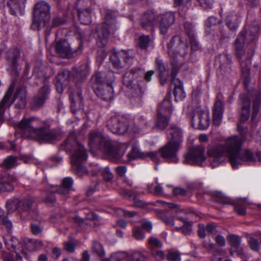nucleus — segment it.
<instances>
[{"instance_id":"5701e85b","label":"nucleus","mask_w":261,"mask_h":261,"mask_svg":"<svg viewBox=\"0 0 261 261\" xmlns=\"http://www.w3.org/2000/svg\"><path fill=\"white\" fill-rule=\"evenodd\" d=\"M239 99L241 107L240 120L241 121H245L250 115L251 101L248 95L245 94H240Z\"/></svg>"},{"instance_id":"a211bd4d","label":"nucleus","mask_w":261,"mask_h":261,"mask_svg":"<svg viewBox=\"0 0 261 261\" xmlns=\"http://www.w3.org/2000/svg\"><path fill=\"white\" fill-rule=\"evenodd\" d=\"M38 120L34 117L23 118L17 124L18 130L27 137H33V133L37 128Z\"/></svg>"},{"instance_id":"412c9836","label":"nucleus","mask_w":261,"mask_h":261,"mask_svg":"<svg viewBox=\"0 0 261 261\" xmlns=\"http://www.w3.org/2000/svg\"><path fill=\"white\" fill-rule=\"evenodd\" d=\"M156 20L160 32L163 35H165L167 33L169 28L174 23L175 16L174 13L168 12L158 17Z\"/></svg>"},{"instance_id":"b1692460","label":"nucleus","mask_w":261,"mask_h":261,"mask_svg":"<svg viewBox=\"0 0 261 261\" xmlns=\"http://www.w3.org/2000/svg\"><path fill=\"white\" fill-rule=\"evenodd\" d=\"M20 55L21 51L17 48H10L6 53V59L8 65L15 72H16Z\"/></svg>"},{"instance_id":"6e6d98bb","label":"nucleus","mask_w":261,"mask_h":261,"mask_svg":"<svg viewBox=\"0 0 261 261\" xmlns=\"http://www.w3.org/2000/svg\"><path fill=\"white\" fill-rule=\"evenodd\" d=\"M248 243L250 249L254 251H258L259 249L258 241L250 235Z\"/></svg>"},{"instance_id":"3c124183","label":"nucleus","mask_w":261,"mask_h":261,"mask_svg":"<svg viewBox=\"0 0 261 261\" xmlns=\"http://www.w3.org/2000/svg\"><path fill=\"white\" fill-rule=\"evenodd\" d=\"M75 6L77 12L87 10L88 9H90V1L89 0H77Z\"/></svg>"},{"instance_id":"4d7b16f0","label":"nucleus","mask_w":261,"mask_h":261,"mask_svg":"<svg viewBox=\"0 0 261 261\" xmlns=\"http://www.w3.org/2000/svg\"><path fill=\"white\" fill-rule=\"evenodd\" d=\"M134 237L138 240H142L145 238L143 230L139 227H135L133 230Z\"/></svg>"},{"instance_id":"0eeeda50","label":"nucleus","mask_w":261,"mask_h":261,"mask_svg":"<svg viewBox=\"0 0 261 261\" xmlns=\"http://www.w3.org/2000/svg\"><path fill=\"white\" fill-rule=\"evenodd\" d=\"M168 53L170 57L171 64L176 63L178 67L177 58L178 56L185 57L188 53V46L185 39L180 35H175L172 37L167 44Z\"/></svg>"},{"instance_id":"a878e982","label":"nucleus","mask_w":261,"mask_h":261,"mask_svg":"<svg viewBox=\"0 0 261 261\" xmlns=\"http://www.w3.org/2000/svg\"><path fill=\"white\" fill-rule=\"evenodd\" d=\"M127 156L131 159H135L136 158L144 159L148 157L154 162L158 163L160 162L158 152L151 151L144 153L141 152L138 148L135 147L132 148V151L128 153Z\"/></svg>"},{"instance_id":"a18cd8bd","label":"nucleus","mask_w":261,"mask_h":261,"mask_svg":"<svg viewBox=\"0 0 261 261\" xmlns=\"http://www.w3.org/2000/svg\"><path fill=\"white\" fill-rule=\"evenodd\" d=\"M92 251L100 257H103L105 254L102 245L97 241L93 242Z\"/></svg>"},{"instance_id":"cd10ccee","label":"nucleus","mask_w":261,"mask_h":261,"mask_svg":"<svg viewBox=\"0 0 261 261\" xmlns=\"http://www.w3.org/2000/svg\"><path fill=\"white\" fill-rule=\"evenodd\" d=\"M217 61L219 63V69L222 74L229 73L231 71L232 61L231 57L227 53L219 55L217 58Z\"/></svg>"},{"instance_id":"0e129e2a","label":"nucleus","mask_w":261,"mask_h":261,"mask_svg":"<svg viewBox=\"0 0 261 261\" xmlns=\"http://www.w3.org/2000/svg\"><path fill=\"white\" fill-rule=\"evenodd\" d=\"M184 27L188 37H192V36L195 35L194 27L192 23L186 22L184 24Z\"/></svg>"},{"instance_id":"20e7f679","label":"nucleus","mask_w":261,"mask_h":261,"mask_svg":"<svg viewBox=\"0 0 261 261\" xmlns=\"http://www.w3.org/2000/svg\"><path fill=\"white\" fill-rule=\"evenodd\" d=\"M89 145L91 148L98 147L112 160L120 159L125 151L124 145L117 144L99 132L90 134Z\"/></svg>"},{"instance_id":"8fccbe9b","label":"nucleus","mask_w":261,"mask_h":261,"mask_svg":"<svg viewBox=\"0 0 261 261\" xmlns=\"http://www.w3.org/2000/svg\"><path fill=\"white\" fill-rule=\"evenodd\" d=\"M105 72H100L92 76V81L94 83L93 85L100 86L101 84H106L105 79Z\"/></svg>"},{"instance_id":"37998d69","label":"nucleus","mask_w":261,"mask_h":261,"mask_svg":"<svg viewBox=\"0 0 261 261\" xmlns=\"http://www.w3.org/2000/svg\"><path fill=\"white\" fill-rule=\"evenodd\" d=\"M19 205V199L18 198H15L8 201L6 203L7 212L9 213H12L16 210L18 211Z\"/></svg>"},{"instance_id":"680f3d73","label":"nucleus","mask_w":261,"mask_h":261,"mask_svg":"<svg viewBox=\"0 0 261 261\" xmlns=\"http://www.w3.org/2000/svg\"><path fill=\"white\" fill-rule=\"evenodd\" d=\"M105 84H109L112 86V83L115 80V76L114 73L111 71L107 72H105Z\"/></svg>"},{"instance_id":"393cba45","label":"nucleus","mask_w":261,"mask_h":261,"mask_svg":"<svg viewBox=\"0 0 261 261\" xmlns=\"http://www.w3.org/2000/svg\"><path fill=\"white\" fill-rule=\"evenodd\" d=\"M73 184V180L71 177H65L63 179L61 186H54L56 189L53 190L52 192L58 193L63 198H67L72 190Z\"/></svg>"},{"instance_id":"1a4fd4ad","label":"nucleus","mask_w":261,"mask_h":261,"mask_svg":"<svg viewBox=\"0 0 261 261\" xmlns=\"http://www.w3.org/2000/svg\"><path fill=\"white\" fill-rule=\"evenodd\" d=\"M116 16L112 12H108L105 15V21L97 28L96 32L99 39L98 44L104 46L107 42L109 35L116 30Z\"/></svg>"},{"instance_id":"c03bdc74","label":"nucleus","mask_w":261,"mask_h":261,"mask_svg":"<svg viewBox=\"0 0 261 261\" xmlns=\"http://www.w3.org/2000/svg\"><path fill=\"white\" fill-rule=\"evenodd\" d=\"M147 243L150 248H161L163 247V242L154 236L150 237Z\"/></svg>"},{"instance_id":"603ef678","label":"nucleus","mask_w":261,"mask_h":261,"mask_svg":"<svg viewBox=\"0 0 261 261\" xmlns=\"http://www.w3.org/2000/svg\"><path fill=\"white\" fill-rule=\"evenodd\" d=\"M150 39L149 35H142L139 37L138 45L142 49H146L148 46Z\"/></svg>"},{"instance_id":"774afa93","label":"nucleus","mask_w":261,"mask_h":261,"mask_svg":"<svg viewBox=\"0 0 261 261\" xmlns=\"http://www.w3.org/2000/svg\"><path fill=\"white\" fill-rule=\"evenodd\" d=\"M66 20L62 18L57 16L55 17L52 21V27H57L60 25L63 24L65 23Z\"/></svg>"},{"instance_id":"864d4df0","label":"nucleus","mask_w":261,"mask_h":261,"mask_svg":"<svg viewBox=\"0 0 261 261\" xmlns=\"http://www.w3.org/2000/svg\"><path fill=\"white\" fill-rule=\"evenodd\" d=\"M120 56H121L126 63L130 64L133 60V53L130 50H122L120 52Z\"/></svg>"},{"instance_id":"2f4dec72","label":"nucleus","mask_w":261,"mask_h":261,"mask_svg":"<svg viewBox=\"0 0 261 261\" xmlns=\"http://www.w3.org/2000/svg\"><path fill=\"white\" fill-rule=\"evenodd\" d=\"M70 75V72L68 70H64L57 75L55 85L59 93L62 92L64 88L68 84Z\"/></svg>"},{"instance_id":"4be33fe9","label":"nucleus","mask_w":261,"mask_h":261,"mask_svg":"<svg viewBox=\"0 0 261 261\" xmlns=\"http://www.w3.org/2000/svg\"><path fill=\"white\" fill-rule=\"evenodd\" d=\"M93 89L97 96L103 100L109 101L113 98V88L110 85H93Z\"/></svg>"},{"instance_id":"58836bf2","label":"nucleus","mask_w":261,"mask_h":261,"mask_svg":"<svg viewBox=\"0 0 261 261\" xmlns=\"http://www.w3.org/2000/svg\"><path fill=\"white\" fill-rule=\"evenodd\" d=\"M230 246L233 248L238 254L243 252V249L241 247L242 238L236 234H230L228 238Z\"/></svg>"},{"instance_id":"69168bd1","label":"nucleus","mask_w":261,"mask_h":261,"mask_svg":"<svg viewBox=\"0 0 261 261\" xmlns=\"http://www.w3.org/2000/svg\"><path fill=\"white\" fill-rule=\"evenodd\" d=\"M126 257L125 253L122 252H118L114 253L111 255V259L114 261H120Z\"/></svg>"},{"instance_id":"9d476101","label":"nucleus","mask_w":261,"mask_h":261,"mask_svg":"<svg viewBox=\"0 0 261 261\" xmlns=\"http://www.w3.org/2000/svg\"><path fill=\"white\" fill-rule=\"evenodd\" d=\"M172 113L171 100L165 98L160 104L154 121L155 127L160 130L165 129L169 124L170 117Z\"/></svg>"},{"instance_id":"2eb2a0df","label":"nucleus","mask_w":261,"mask_h":261,"mask_svg":"<svg viewBox=\"0 0 261 261\" xmlns=\"http://www.w3.org/2000/svg\"><path fill=\"white\" fill-rule=\"evenodd\" d=\"M204 149L202 147H194L189 149L185 156L184 163L202 166L206 158L204 155Z\"/></svg>"},{"instance_id":"49530a36","label":"nucleus","mask_w":261,"mask_h":261,"mask_svg":"<svg viewBox=\"0 0 261 261\" xmlns=\"http://www.w3.org/2000/svg\"><path fill=\"white\" fill-rule=\"evenodd\" d=\"M17 165V158L14 156H9L3 162L2 166L6 168H12Z\"/></svg>"},{"instance_id":"4c0bfd02","label":"nucleus","mask_w":261,"mask_h":261,"mask_svg":"<svg viewBox=\"0 0 261 261\" xmlns=\"http://www.w3.org/2000/svg\"><path fill=\"white\" fill-rule=\"evenodd\" d=\"M3 238L8 249L16 251L17 249L21 247V244L18 239L9 235L4 237Z\"/></svg>"},{"instance_id":"79ce46f5","label":"nucleus","mask_w":261,"mask_h":261,"mask_svg":"<svg viewBox=\"0 0 261 261\" xmlns=\"http://www.w3.org/2000/svg\"><path fill=\"white\" fill-rule=\"evenodd\" d=\"M7 213H6L4 210L0 207V221L6 226L8 231H9L11 230L12 225L11 222L7 218Z\"/></svg>"},{"instance_id":"f704fd0d","label":"nucleus","mask_w":261,"mask_h":261,"mask_svg":"<svg viewBox=\"0 0 261 261\" xmlns=\"http://www.w3.org/2000/svg\"><path fill=\"white\" fill-rule=\"evenodd\" d=\"M224 107L222 102L220 100H217L214 105L213 111V124L218 126L221 122Z\"/></svg>"},{"instance_id":"5fc2aeb1","label":"nucleus","mask_w":261,"mask_h":261,"mask_svg":"<svg viewBox=\"0 0 261 261\" xmlns=\"http://www.w3.org/2000/svg\"><path fill=\"white\" fill-rule=\"evenodd\" d=\"M192 225L191 222L189 221L184 224L181 227H175V229L177 231H181V232L185 235L189 234L192 231Z\"/></svg>"},{"instance_id":"ddd939ff","label":"nucleus","mask_w":261,"mask_h":261,"mask_svg":"<svg viewBox=\"0 0 261 261\" xmlns=\"http://www.w3.org/2000/svg\"><path fill=\"white\" fill-rule=\"evenodd\" d=\"M179 67L176 63L172 62V71L171 73V82L174 85L173 94L176 101L183 100L186 97V93L184 89L183 83L179 79L176 78L178 72Z\"/></svg>"},{"instance_id":"aec40b11","label":"nucleus","mask_w":261,"mask_h":261,"mask_svg":"<svg viewBox=\"0 0 261 261\" xmlns=\"http://www.w3.org/2000/svg\"><path fill=\"white\" fill-rule=\"evenodd\" d=\"M191 122L193 126L200 129L206 128L210 124L209 114L204 111H196L194 112Z\"/></svg>"},{"instance_id":"ea45409f","label":"nucleus","mask_w":261,"mask_h":261,"mask_svg":"<svg viewBox=\"0 0 261 261\" xmlns=\"http://www.w3.org/2000/svg\"><path fill=\"white\" fill-rule=\"evenodd\" d=\"M69 98L71 101V109L73 113H75L77 111V109L75 108L76 101L78 102L79 105L78 109L83 108V98L82 96L81 91H78L75 95L71 94L69 96Z\"/></svg>"},{"instance_id":"6e6552de","label":"nucleus","mask_w":261,"mask_h":261,"mask_svg":"<svg viewBox=\"0 0 261 261\" xmlns=\"http://www.w3.org/2000/svg\"><path fill=\"white\" fill-rule=\"evenodd\" d=\"M82 47V40L76 38L69 42L66 39H61L56 42L55 47L57 53L63 58H71L74 54L80 51Z\"/></svg>"},{"instance_id":"13d9d810","label":"nucleus","mask_w":261,"mask_h":261,"mask_svg":"<svg viewBox=\"0 0 261 261\" xmlns=\"http://www.w3.org/2000/svg\"><path fill=\"white\" fill-rule=\"evenodd\" d=\"M200 5L204 9H212L214 3V0H197Z\"/></svg>"},{"instance_id":"e433bc0d","label":"nucleus","mask_w":261,"mask_h":261,"mask_svg":"<svg viewBox=\"0 0 261 261\" xmlns=\"http://www.w3.org/2000/svg\"><path fill=\"white\" fill-rule=\"evenodd\" d=\"M22 0H9L7 5L10 9V13L13 15H22L24 7L21 3Z\"/></svg>"},{"instance_id":"e2e57ef3","label":"nucleus","mask_w":261,"mask_h":261,"mask_svg":"<svg viewBox=\"0 0 261 261\" xmlns=\"http://www.w3.org/2000/svg\"><path fill=\"white\" fill-rule=\"evenodd\" d=\"M220 20L216 17L211 16L207 18L205 21L206 27L211 28L219 23Z\"/></svg>"},{"instance_id":"338daca9","label":"nucleus","mask_w":261,"mask_h":261,"mask_svg":"<svg viewBox=\"0 0 261 261\" xmlns=\"http://www.w3.org/2000/svg\"><path fill=\"white\" fill-rule=\"evenodd\" d=\"M190 41L191 47L192 50H196L199 48V43L196 40L195 35L189 37Z\"/></svg>"},{"instance_id":"bb28decb","label":"nucleus","mask_w":261,"mask_h":261,"mask_svg":"<svg viewBox=\"0 0 261 261\" xmlns=\"http://www.w3.org/2000/svg\"><path fill=\"white\" fill-rule=\"evenodd\" d=\"M140 69L134 68L126 72L123 76L122 83L127 87L131 89L135 88L134 82L140 76Z\"/></svg>"},{"instance_id":"72a5a7b5","label":"nucleus","mask_w":261,"mask_h":261,"mask_svg":"<svg viewBox=\"0 0 261 261\" xmlns=\"http://www.w3.org/2000/svg\"><path fill=\"white\" fill-rule=\"evenodd\" d=\"M168 134L170 136L168 142L181 146L182 140V132L180 128L177 126H171L168 130Z\"/></svg>"},{"instance_id":"9b49d317","label":"nucleus","mask_w":261,"mask_h":261,"mask_svg":"<svg viewBox=\"0 0 261 261\" xmlns=\"http://www.w3.org/2000/svg\"><path fill=\"white\" fill-rule=\"evenodd\" d=\"M18 213L23 219L36 218L38 215V211L35 198L28 195L19 199Z\"/></svg>"},{"instance_id":"7c9ffc66","label":"nucleus","mask_w":261,"mask_h":261,"mask_svg":"<svg viewBox=\"0 0 261 261\" xmlns=\"http://www.w3.org/2000/svg\"><path fill=\"white\" fill-rule=\"evenodd\" d=\"M141 23L144 29L152 31L154 25L157 24L155 14L153 12L145 13L141 19Z\"/></svg>"},{"instance_id":"39448f33","label":"nucleus","mask_w":261,"mask_h":261,"mask_svg":"<svg viewBox=\"0 0 261 261\" xmlns=\"http://www.w3.org/2000/svg\"><path fill=\"white\" fill-rule=\"evenodd\" d=\"M14 87V85L11 84L0 101V121L3 119L6 110L9 108L14 101L16 102L15 107L17 109H22L26 105L27 90L23 86L17 88L13 98L11 100Z\"/></svg>"},{"instance_id":"f8f14e48","label":"nucleus","mask_w":261,"mask_h":261,"mask_svg":"<svg viewBox=\"0 0 261 261\" xmlns=\"http://www.w3.org/2000/svg\"><path fill=\"white\" fill-rule=\"evenodd\" d=\"M128 121L123 117H112L107 122V127L114 134H124L128 130Z\"/></svg>"},{"instance_id":"c85d7f7f","label":"nucleus","mask_w":261,"mask_h":261,"mask_svg":"<svg viewBox=\"0 0 261 261\" xmlns=\"http://www.w3.org/2000/svg\"><path fill=\"white\" fill-rule=\"evenodd\" d=\"M16 178L6 172L0 174V191H12L14 188L12 183L15 181Z\"/></svg>"},{"instance_id":"f257e3e1","label":"nucleus","mask_w":261,"mask_h":261,"mask_svg":"<svg viewBox=\"0 0 261 261\" xmlns=\"http://www.w3.org/2000/svg\"><path fill=\"white\" fill-rule=\"evenodd\" d=\"M244 139L241 136H233L228 138L224 145L218 144L207 150L212 168L223 163L227 155L233 169L238 165L253 164L261 162V153H253L249 149H242Z\"/></svg>"},{"instance_id":"4468645a","label":"nucleus","mask_w":261,"mask_h":261,"mask_svg":"<svg viewBox=\"0 0 261 261\" xmlns=\"http://www.w3.org/2000/svg\"><path fill=\"white\" fill-rule=\"evenodd\" d=\"M58 138L57 134L53 130H51L48 125L36 128L35 133H33L32 139L41 143H51Z\"/></svg>"},{"instance_id":"09e8293b","label":"nucleus","mask_w":261,"mask_h":261,"mask_svg":"<svg viewBox=\"0 0 261 261\" xmlns=\"http://www.w3.org/2000/svg\"><path fill=\"white\" fill-rule=\"evenodd\" d=\"M120 54L116 52L115 50L113 54L110 57V60L113 65L114 67L116 68H119L121 67V63L119 59Z\"/></svg>"},{"instance_id":"f03ea898","label":"nucleus","mask_w":261,"mask_h":261,"mask_svg":"<svg viewBox=\"0 0 261 261\" xmlns=\"http://www.w3.org/2000/svg\"><path fill=\"white\" fill-rule=\"evenodd\" d=\"M259 28L257 25H247L240 33L233 43V49L236 55L240 61L245 54L244 44H249L254 42L258 37ZM242 77L245 87L248 88L250 82V67L251 59L247 58L245 61H240Z\"/></svg>"},{"instance_id":"dca6fc26","label":"nucleus","mask_w":261,"mask_h":261,"mask_svg":"<svg viewBox=\"0 0 261 261\" xmlns=\"http://www.w3.org/2000/svg\"><path fill=\"white\" fill-rule=\"evenodd\" d=\"M180 146L168 142L164 146L161 147L158 152V155L161 156L168 162L177 163L178 162V158L177 156V153ZM159 158L160 155H159Z\"/></svg>"},{"instance_id":"473e14b6","label":"nucleus","mask_w":261,"mask_h":261,"mask_svg":"<svg viewBox=\"0 0 261 261\" xmlns=\"http://www.w3.org/2000/svg\"><path fill=\"white\" fill-rule=\"evenodd\" d=\"M225 22L230 30L235 31L241 22L240 17L234 11H230L227 13Z\"/></svg>"},{"instance_id":"a19ab883","label":"nucleus","mask_w":261,"mask_h":261,"mask_svg":"<svg viewBox=\"0 0 261 261\" xmlns=\"http://www.w3.org/2000/svg\"><path fill=\"white\" fill-rule=\"evenodd\" d=\"M91 13V9H88L87 10L78 12V16L81 23L85 24H88L90 23Z\"/></svg>"},{"instance_id":"c756f323","label":"nucleus","mask_w":261,"mask_h":261,"mask_svg":"<svg viewBox=\"0 0 261 261\" xmlns=\"http://www.w3.org/2000/svg\"><path fill=\"white\" fill-rule=\"evenodd\" d=\"M250 95L252 100L253 110L251 119L253 120L256 118L261 106V91L260 90H254Z\"/></svg>"},{"instance_id":"423d86ee","label":"nucleus","mask_w":261,"mask_h":261,"mask_svg":"<svg viewBox=\"0 0 261 261\" xmlns=\"http://www.w3.org/2000/svg\"><path fill=\"white\" fill-rule=\"evenodd\" d=\"M50 9L49 5L45 1L39 2L35 5L33 21L31 25L33 29L39 31L45 29L46 33L49 34Z\"/></svg>"},{"instance_id":"de8ad7c7","label":"nucleus","mask_w":261,"mask_h":261,"mask_svg":"<svg viewBox=\"0 0 261 261\" xmlns=\"http://www.w3.org/2000/svg\"><path fill=\"white\" fill-rule=\"evenodd\" d=\"M169 261H179L180 260V253L176 250L170 249L166 255Z\"/></svg>"},{"instance_id":"7ed1b4c3","label":"nucleus","mask_w":261,"mask_h":261,"mask_svg":"<svg viewBox=\"0 0 261 261\" xmlns=\"http://www.w3.org/2000/svg\"><path fill=\"white\" fill-rule=\"evenodd\" d=\"M61 149L71 152V164L72 168L78 176L82 177L87 173L86 168L82 162L87 159V153L84 146L74 139L72 135L69 136L61 144Z\"/></svg>"},{"instance_id":"6ab92c4d","label":"nucleus","mask_w":261,"mask_h":261,"mask_svg":"<svg viewBox=\"0 0 261 261\" xmlns=\"http://www.w3.org/2000/svg\"><path fill=\"white\" fill-rule=\"evenodd\" d=\"M50 89L48 82L46 81L43 86L39 90L38 94L34 97L32 101V106L33 109H39L45 103L48 98Z\"/></svg>"},{"instance_id":"f3484780","label":"nucleus","mask_w":261,"mask_h":261,"mask_svg":"<svg viewBox=\"0 0 261 261\" xmlns=\"http://www.w3.org/2000/svg\"><path fill=\"white\" fill-rule=\"evenodd\" d=\"M214 200L223 204H230L234 205V211L239 215H245L246 213V209L245 203L240 202L236 203L230 198L225 196L221 192H216L213 194Z\"/></svg>"},{"instance_id":"bf43d9fd","label":"nucleus","mask_w":261,"mask_h":261,"mask_svg":"<svg viewBox=\"0 0 261 261\" xmlns=\"http://www.w3.org/2000/svg\"><path fill=\"white\" fill-rule=\"evenodd\" d=\"M76 244L73 240H69L64 244L65 249L69 252L72 253L75 251Z\"/></svg>"},{"instance_id":"052dcab7","label":"nucleus","mask_w":261,"mask_h":261,"mask_svg":"<svg viewBox=\"0 0 261 261\" xmlns=\"http://www.w3.org/2000/svg\"><path fill=\"white\" fill-rule=\"evenodd\" d=\"M205 226L206 230L207 233H209L213 235H215L218 232V231L217 230V226L216 224L208 223Z\"/></svg>"},{"instance_id":"c9c22d12","label":"nucleus","mask_w":261,"mask_h":261,"mask_svg":"<svg viewBox=\"0 0 261 261\" xmlns=\"http://www.w3.org/2000/svg\"><path fill=\"white\" fill-rule=\"evenodd\" d=\"M155 63L156 67L160 71L159 76L160 80V83L162 85H164L166 83L167 79L169 76V70L166 69L162 60L156 58Z\"/></svg>"}]
</instances>
